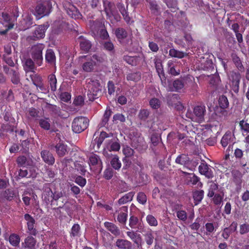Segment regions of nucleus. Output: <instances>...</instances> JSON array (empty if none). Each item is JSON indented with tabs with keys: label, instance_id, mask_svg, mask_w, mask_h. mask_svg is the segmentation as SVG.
Listing matches in <instances>:
<instances>
[{
	"label": "nucleus",
	"instance_id": "obj_46",
	"mask_svg": "<svg viewBox=\"0 0 249 249\" xmlns=\"http://www.w3.org/2000/svg\"><path fill=\"white\" fill-rule=\"evenodd\" d=\"M169 55L172 57L182 58L185 56L188 55V54L183 52L179 51L175 49H171L169 50Z\"/></svg>",
	"mask_w": 249,
	"mask_h": 249
},
{
	"label": "nucleus",
	"instance_id": "obj_35",
	"mask_svg": "<svg viewBox=\"0 0 249 249\" xmlns=\"http://www.w3.org/2000/svg\"><path fill=\"white\" fill-rule=\"evenodd\" d=\"M215 65L213 63L211 59L207 60L203 64V69L204 70L210 71V73L216 72V70L215 69Z\"/></svg>",
	"mask_w": 249,
	"mask_h": 249
},
{
	"label": "nucleus",
	"instance_id": "obj_6",
	"mask_svg": "<svg viewBox=\"0 0 249 249\" xmlns=\"http://www.w3.org/2000/svg\"><path fill=\"white\" fill-rule=\"evenodd\" d=\"M43 47L42 45H37L32 47L31 56L34 62L38 66L42 63L43 56L42 51Z\"/></svg>",
	"mask_w": 249,
	"mask_h": 249
},
{
	"label": "nucleus",
	"instance_id": "obj_51",
	"mask_svg": "<svg viewBox=\"0 0 249 249\" xmlns=\"http://www.w3.org/2000/svg\"><path fill=\"white\" fill-rule=\"evenodd\" d=\"M74 169L81 175L84 176L87 172L85 167L79 161H76L74 163Z\"/></svg>",
	"mask_w": 249,
	"mask_h": 249
},
{
	"label": "nucleus",
	"instance_id": "obj_28",
	"mask_svg": "<svg viewBox=\"0 0 249 249\" xmlns=\"http://www.w3.org/2000/svg\"><path fill=\"white\" fill-rule=\"evenodd\" d=\"M50 190L52 193L51 197L52 198V199L51 201V205H55V202H57L59 199L61 200L62 199L64 198V193L62 192L54 191V192H53L51 189Z\"/></svg>",
	"mask_w": 249,
	"mask_h": 249
},
{
	"label": "nucleus",
	"instance_id": "obj_38",
	"mask_svg": "<svg viewBox=\"0 0 249 249\" xmlns=\"http://www.w3.org/2000/svg\"><path fill=\"white\" fill-rule=\"evenodd\" d=\"M115 34L117 38L120 41L121 40L124 39L127 36V33L123 28H118L115 30Z\"/></svg>",
	"mask_w": 249,
	"mask_h": 249
},
{
	"label": "nucleus",
	"instance_id": "obj_39",
	"mask_svg": "<svg viewBox=\"0 0 249 249\" xmlns=\"http://www.w3.org/2000/svg\"><path fill=\"white\" fill-rule=\"evenodd\" d=\"M112 111L111 109L108 107H107L106 110L105 111V112L104 114L103 118L100 123V126L101 127H104L108 123L109 119L110 117V116L112 114Z\"/></svg>",
	"mask_w": 249,
	"mask_h": 249
},
{
	"label": "nucleus",
	"instance_id": "obj_37",
	"mask_svg": "<svg viewBox=\"0 0 249 249\" xmlns=\"http://www.w3.org/2000/svg\"><path fill=\"white\" fill-rule=\"evenodd\" d=\"M8 240L12 246L17 247L19 245L20 239L18 235L16 233H12L10 235Z\"/></svg>",
	"mask_w": 249,
	"mask_h": 249
},
{
	"label": "nucleus",
	"instance_id": "obj_54",
	"mask_svg": "<svg viewBox=\"0 0 249 249\" xmlns=\"http://www.w3.org/2000/svg\"><path fill=\"white\" fill-rule=\"evenodd\" d=\"M149 115V111L147 109H142L140 110L138 118L142 121H146Z\"/></svg>",
	"mask_w": 249,
	"mask_h": 249
},
{
	"label": "nucleus",
	"instance_id": "obj_29",
	"mask_svg": "<svg viewBox=\"0 0 249 249\" xmlns=\"http://www.w3.org/2000/svg\"><path fill=\"white\" fill-rule=\"evenodd\" d=\"M182 173L186 177L188 180V184L191 183L193 185H196L199 181V178L194 174H191L186 172L182 171Z\"/></svg>",
	"mask_w": 249,
	"mask_h": 249
},
{
	"label": "nucleus",
	"instance_id": "obj_41",
	"mask_svg": "<svg viewBox=\"0 0 249 249\" xmlns=\"http://www.w3.org/2000/svg\"><path fill=\"white\" fill-rule=\"evenodd\" d=\"M109 137V135L105 131L101 132L99 137L96 138L93 141V144H96L98 148H99L105 138Z\"/></svg>",
	"mask_w": 249,
	"mask_h": 249
},
{
	"label": "nucleus",
	"instance_id": "obj_3",
	"mask_svg": "<svg viewBox=\"0 0 249 249\" xmlns=\"http://www.w3.org/2000/svg\"><path fill=\"white\" fill-rule=\"evenodd\" d=\"M104 11L107 18L111 19L113 18L116 21H119L120 17L119 15L114 3L107 0L103 2Z\"/></svg>",
	"mask_w": 249,
	"mask_h": 249
},
{
	"label": "nucleus",
	"instance_id": "obj_12",
	"mask_svg": "<svg viewBox=\"0 0 249 249\" xmlns=\"http://www.w3.org/2000/svg\"><path fill=\"white\" fill-rule=\"evenodd\" d=\"M90 164L92 166H96V169L99 173L103 168V163L100 157L96 154H92L89 157Z\"/></svg>",
	"mask_w": 249,
	"mask_h": 249
},
{
	"label": "nucleus",
	"instance_id": "obj_7",
	"mask_svg": "<svg viewBox=\"0 0 249 249\" xmlns=\"http://www.w3.org/2000/svg\"><path fill=\"white\" fill-rule=\"evenodd\" d=\"M131 146L140 153H143L147 148L143 139L141 137H133L131 139Z\"/></svg>",
	"mask_w": 249,
	"mask_h": 249
},
{
	"label": "nucleus",
	"instance_id": "obj_59",
	"mask_svg": "<svg viewBox=\"0 0 249 249\" xmlns=\"http://www.w3.org/2000/svg\"><path fill=\"white\" fill-rule=\"evenodd\" d=\"M123 152L125 157L128 158L132 156L134 153V150L128 146L124 147Z\"/></svg>",
	"mask_w": 249,
	"mask_h": 249
},
{
	"label": "nucleus",
	"instance_id": "obj_8",
	"mask_svg": "<svg viewBox=\"0 0 249 249\" xmlns=\"http://www.w3.org/2000/svg\"><path fill=\"white\" fill-rule=\"evenodd\" d=\"M241 78V74L239 72L233 71L231 72L230 79L231 82L232 89L236 93L239 91Z\"/></svg>",
	"mask_w": 249,
	"mask_h": 249
},
{
	"label": "nucleus",
	"instance_id": "obj_52",
	"mask_svg": "<svg viewBox=\"0 0 249 249\" xmlns=\"http://www.w3.org/2000/svg\"><path fill=\"white\" fill-rule=\"evenodd\" d=\"M95 65V62L93 61L87 62L83 64V69L86 72L91 71L94 68V66Z\"/></svg>",
	"mask_w": 249,
	"mask_h": 249
},
{
	"label": "nucleus",
	"instance_id": "obj_32",
	"mask_svg": "<svg viewBox=\"0 0 249 249\" xmlns=\"http://www.w3.org/2000/svg\"><path fill=\"white\" fill-rule=\"evenodd\" d=\"M143 236L144 240L148 246H150L153 244L154 236L152 230L146 231L145 233L143 234Z\"/></svg>",
	"mask_w": 249,
	"mask_h": 249
},
{
	"label": "nucleus",
	"instance_id": "obj_47",
	"mask_svg": "<svg viewBox=\"0 0 249 249\" xmlns=\"http://www.w3.org/2000/svg\"><path fill=\"white\" fill-rule=\"evenodd\" d=\"M173 85L174 90L178 91L184 87L185 85V80L184 79H177L173 82ZM172 90H174V89Z\"/></svg>",
	"mask_w": 249,
	"mask_h": 249
},
{
	"label": "nucleus",
	"instance_id": "obj_62",
	"mask_svg": "<svg viewBox=\"0 0 249 249\" xmlns=\"http://www.w3.org/2000/svg\"><path fill=\"white\" fill-rule=\"evenodd\" d=\"M137 199L138 201L142 205L145 204L147 200L146 196L143 192H139L138 194Z\"/></svg>",
	"mask_w": 249,
	"mask_h": 249
},
{
	"label": "nucleus",
	"instance_id": "obj_33",
	"mask_svg": "<svg viewBox=\"0 0 249 249\" xmlns=\"http://www.w3.org/2000/svg\"><path fill=\"white\" fill-rule=\"evenodd\" d=\"M38 124L41 128L49 130L51 128V120L49 118H44L38 120Z\"/></svg>",
	"mask_w": 249,
	"mask_h": 249
},
{
	"label": "nucleus",
	"instance_id": "obj_5",
	"mask_svg": "<svg viewBox=\"0 0 249 249\" xmlns=\"http://www.w3.org/2000/svg\"><path fill=\"white\" fill-rule=\"evenodd\" d=\"M91 28L92 30H99V36L102 39L106 40L109 38V35L105 28V25L100 20H96L91 22Z\"/></svg>",
	"mask_w": 249,
	"mask_h": 249
},
{
	"label": "nucleus",
	"instance_id": "obj_45",
	"mask_svg": "<svg viewBox=\"0 0 249 249\" xmlns=\"http://www.w3.org/2000/svg\"><path fill=\"white\" fill-rule=\"evenodd\" d=\"M46 108L51 111L54 115L60 116L61 111L60 108L55 105L46 103Z\"/></svg>",
	"mask_w": 249,
	"mask_h": 249
},
{
	"label": "nucleus",
	"instance_id": "obj_43",
	"mask_svg": "<svg viewBox=\"0 0 249 249\" xmlns=\"http://www.w3.org/2000/svg\"><path fill=\"white\" fill-rule=\"evenodd\" d=\"M72 178L74 181L82 188L84 187L86 184L87 180L82 175H75L73 176Z\"/></svg>",
	"mask_w": 249,
	"mask_h": 249
},
{
	"label": "nucleus",
	"instance_id": "obj_14",
	"mask_svg": "<svg viewBox=\"0 0 249 249\" xmlns=\"http://www.w3.org/2000/svg\"><path fill=\"white\" fill-rule=\"evenodd\" d=\"M24 219L27 221L28 229L30 231V233L36 235L37 233V231L34 228L35 224L34 218L29 214L26 213L24 215Z\"/></svg>",
	"mask_w": 249,
	"mask_h": 249
},
{
	"label": "nucleus",
	"instance_id": "obj_44",
	"mask_svg": "<svg viewBox=\"0 0 249 249\" xmlns=\"http://www.w3.org/2000/svg\"><path fill=\"white\" fill-rule=\"evenodd\" d=\"M231 134L230 131H228L226 132L224 135L223 136L221 143L223 147H226L228 144L231 142Z\"/></svg>",
	"mask_w": 249,
	"mask_h": 249
},
{
	"label": "nucleus",
	"instance_id": "obj_57",
	"mask_svg": "<svg viewBox=\"0 0 249 249\" xmlns=\"http://www.w3.org/2000/svg\"><path fill=\"white\" fill-rule=\"evenodd\" d=\"M210 73L212 75L211 78L210 80V83L213 86H217L220 82V79L218 74H216V72Z\"/></svg>",
	"mask_w": 249,
	"mask_h": 249
},
{
	"label": "nucleus",
	"instance_id": "obj_50",
	"mask_svg": "<svg viewBox=\"0 0 249 249\" xmlns=\"http://www.w3.org/2000/svg\"><path fill=\"white\" fill-rule=\"evenodd\" d=\"M110 163L112 167L115 170H118L121 167V162L117 155H114L112 157Z\"/></svg>",
	"mask_w": 249,
	"mask_h": 249
},
{
	"label": "nucleus",
	"instance_id": "obj_10",
	"mask_svg": "<svg viewBox=\"0 0 249 249\" xmlns=\"http://www.w3.org/2000/svg\"><path fill=\"white\" fill-rule=\"evenodd\" d=\"M66 12L71 18L75 19L81 18L82 15L74 5L68 4L64 6Z\"/></svg>",
	"mask_w": 249,
	"mask_h": 249
},
{
	"label": "nucleus",
	"instance_id": "obj_9",
	"mask_svg": "<svg viewBox=\"0 0 249 249\" xmlns=\"http://www.w3.org/2000/svg\"><path fill=\"white\" fill-rule=\"evenodd\" d=\"M48 27V24L39 25L34 32L33 36L29 37L34 40L43 38L45 36V33Z\"/></svg>",
	"mask_w": 249,
	"mask_h": 249
},
{
	"label": "nucleus",
	"instance_id": "obj_36",
	"mask_svg": "<svg viewBox=\"0 0 249 249\" xmlns=\"http://www.w3.org/2000/svg\"><path fill=\"white\" fill-rule=\"evenodd\" d=\"M17 192L16 190L12 189H6L3 194V196L6 200L11 201L16 197Z\"/></svg>",
	"mask_w": 249,
	"mask_h": 249
},
{
	"label": "nucleus",
	"instance_id": "obj_48",
	"mask_svg": "<svg viewBox=\"0 0 249 249\" xmlns=\"http://www.w3.org/2000/svg\"><path fill=\"white\" fill-rule=\"evenodd\" d=\"M135 193L134 192H130L126 194L125 196L122 197L118 200L119 204H123L126 203L132 200L133 197L134 196Z\"/></svg>",
	"mask_w": 249,
	"mask_h": 249
},
{
	"label": "nucleus",
	"instance_id": "obj_4",
	"mask_svg": "<svg viewBox=\"0 0 249 249\" xmlns=\"http://www.w3.org/2000/svg\"><path fill=\"white\" fill-rule=\"evenodd\" d=\"M101 86L98 80L92 81L91 86L89 87L87 95L90 101H93L100 96L101 91Z\"/></svg>",
	"mask_w": 249,
	"mask_h": 249
},
{
	"label": "nucleus",
	"instance_id": "obj_64",
	"mask_svg": "<svg viewBox=\"0 0 249 249\" xmlns=\"http://www.w3.org/2000/svg\"><path fill=\"white\" fill-rule=\"evenodd\" d=\"M31 78L33 84L36 86L42 82V77L37 74L31 75Z\"/></svg>",
	"mask_w": 249,
	"mask_h": 249
},
{
	"label": "nucleus",
	"instance_id": "obj_31",
	"mask_svg": "<svg viewBox=\"0 0 249 249\" xmlns=\"http://www.w3.org/2000/svg\"><path fill=\"white\" fill-rule=\"evenodd\" d=\"M189 161V158L188 155L183 154L179 155L175 160V162L177 163L183 165L186 168L188 165Z\"/></svg>",
	"mask_w": 249,
	"mask_h": 249
},
{
	"label": "nucleus",
	"instance_id": "obj_21",
	"mask_svg": "<svg viewBox=\"0 0 249 249\" xmlns=\"http://www.w3.org/2000/svg\"><path fill=\"white\" fill-rule=\"evenodd\" d=\"M205 107L204 105L197 106L194 108V113L198 119L202 121L205 114Z\"/></svg>",
	"mask_w": 249,
	"mask_h": 249
},
{
	"label": "nucleus",
	"instance_id": "obj_18",
	"mask_svg": "<svg viewBox=\"0 0 249 249\" xmlns=\"http://www.w3.org/2000/svg\"><path fill=\"white\" fill-rule=\"evenodd\" d=\"M104 226L108 231L115 236H118L121 234V231L114 224L109 222H106L104 223Z\"/></svg>",
	"mask_w": 249,
	"mask_h": 249
},
{
	"label": "nucleus",
	"instance_id": "obj_20",
	"mask_svg": "<svg viewBox=\"0 0 249 249\" xmlns=\"http://www.w3.org/2000/svg\"><path fill=\"white\" fill-rule=\"evenodd\" d=\"M11 82L15 85H21L20 73L18 69L12 71L9 75Z\"/></svg>",
	"mask_w": 249,
	"mask_h": 249
},
{
	"label": "nucleus",
	"instance_id": "obj_34",
	"mask_svg": "<svg viewBox=\"0 0 249 249\" xmlns=\"http://www.w3.org/2000/svg\"><path fill=\"white\" fill-rule=\"evenodd\" d=\"M179 99V95L178 94H170L167 96L168 104L172 107L178 103Z\"/></svg>",
	"mask_w": 249,
	"mask_h": 249
},
{
	"label": "nucleus",
	"instance_id": "obj_24",
	"mask_svg": "<svg viewBox=\"0 0 249 249\" xmlns=\"http://www.w3.org/2000/svg\"><path fill=\"white\" fill-rule=\"evenodd\" d=\"M123 60L129 65L136 66L139 63L141 60V58L139 56H131L124 55L123 56Z\"/></svg>",
	"mask_w": 249,
	"mask_h": 249
},
{
	"label": "nucleus",
	"instance_id": "obj_49",
	"mask_svg": "<svg viewBox=\"0 0 249 249\" xmlns=\"http://www.w3.org/2000/svg\"><path fill=\"white\" fill-rule=\"evenodd\" d=\"M48 80L50 88L53 91L56 89L57 80L54 74H51L48 76Z\"/></svg>",
	"mask_w": 249,
	"mask_h": 249
},
{
	"label": "nucleus",
	"instance_id": "obj_56",
	"mask_svg": "<svg viewBox=\"0 0 249 249\" xmlns=\"http://www.w3.org/2000/svg\"><path fill=\"white\" fill-rule=\"evenodd\" d=\"M204 196V191L203 190L196 191L193 193V198L194 200L197 202H200L203 199Z\"/></svg>",
	"mask_w": 249,
	"mask_h": 249
},
{
	"label": "nucleus",
	"instance_id": "obj_27",
	"mask_svg": "<svg viewBox=\"0 0 249 249\" xmlns=\"http://www.w3.org/2000/svg\"><path fill=\"white\" fill-rule=\"evenodd\" d=\"M232 61L237 68V69L241 72H244L245 71L244 67L242 64L240 58L235 53L231 54Z\"/></svg>",
	"mask_w": 249,
	"mask_h": 249
},
{
	"label": "nucleus",
	"instance_id": "obj_26",
	"mask_svg": "<svg viewBox=\"0 0 249 249\" xmlns=\"http://www.w3.org/2000/svg\"><path fill=\"white\" fill-rule=\"evenodd\" d=\"M35 62L29 58L24 59L23 68L26 72L34 71L35 69Z\"/></svg>",
	"mask_w": 249,
	"mask_h": 249
},
{
	"label": "nucleus",
	"instance_id": "obj_13",
	"mask_svg": "<svg viewBox=\"0 0 249 249\" xmlns=\"http://www.w3.org/2000/svg\"><path fill=\"white\" fill-rule=\"evenodd\" d=\"M41 157L43 160L49 165H53L55 162V159L51 152L47 150L41 152Z\"/></svg>",
	"mask_w": 249,
	"mask_h": 249
},
{
	"label": "nucleus",
	"instance_id": "obj_22",
	"mask_svg": "<svg viewBox=\"0 0 249 249\" xmlns=\"http://www.w3.org/2000/svg\"><path fill=\"white\" fill-rule=\"evenodd\" d=\"M232 175L233 176V181L237 185L236 190L238 191L241 188V184H242V174L238 171H234L232 173Z\"/></svg>",
	"mask_w": 249,
	"mask_h": 249
},
{
	"label": "nucleus",
	"instance_id": "obj_1",
	"mask_svg": "<svg viewBox=\"0 0 249 249\" xmlns=\"http://www.w3.org/2000/svg\"><path fill=\"white\" fill-rule=\"evenodd\" d=\"M52 9V0H41L36 5L35 15L40 18L49 15Z\"/></svg>",
	"mask_w": 249,
	"mask_h": 249
},
{
	"label": "nucleus",
	"instance_id": "obj_15",
	"mask_svg": "<svg viewBox=\"0 0 249 249\" xmlns=\"http://www.w3.org/2000/svg\"><path fill=\"white\" fill-rule=\"evenodd\" d=\"M36 240L31 236H27L21 244L22 248L25 249H36Z\"/></svg>",
	"mask_w": 249,
	"mask_h": 249
},
{
	"label": "nucleus",
	"instance_id": "obj_60",
	"mask_svg": "<svg viewBox=\"0 0 249 249\" xmlns=\"http://www.w3.org/2000/svg\"><path fill=\"white\" fill-rule=\"evenodd\" d=\"M146 221L151 226H157L158 225L157 219L151 214H149L146 216Z\"/></svg>",
	"mask_w": 249,
	"mask_h": 249
},
{
	"label": "nucleus",
	"instance_id": "obj_58",
	"mask_svg": "<svg viewBox=\"0 0 249 249\" xmlns=\"http://www.w3.org/2000/svg\"><path fill=\"white\" fill-rule=\"evenodd\" d=\"M104 48L112 53H114L115 49L113 43L110 41H105L103 44Z\"/></svg>",
	"mask_w": 249,
	"mask_h": 249
},
{
	"label": "nucleus",
	"instance_id": "obj_61",
	"mask_svg": "<svg viewBox=\"0 0 249 249\" xmlns=\"http://www.w3.org/2000/svg\"><path fill=\"white\" fill-rule=\"evenodd\" d=\"M198 164V160L195 159V160H190L189 159V161L188 163V165L187 166L186 168L193 171L195 169L196 167L197 166V165Z\"/></svg>",
	"mask_w": 249,
	"mask_h": 249
},
{
	"label": "nucleus",
	"instance_id": "obj_40",
	"mask_svg": "<svg viewBox=\"0 0 249 249\" xmlns=\"http://www.w3.org/2000/svg\"><path fill=\"white\" fill-rule=\"evenodd\" d=\"M117 6L119 11L123 16L124 19L126 22L129 21L130 18L128 16V13L125 9L124 5L122 3L119 2L117 4Z\"/></svg>",
	"mask_w": 249,
	"mask_h": 249
},
{
	"label": "nucleus",
	"instance_id": "obj_25",
	"mask_svg": "<svg viewBox=\"0 0 249 249\" xmlns=\"http://www.w3.org/2000/svg\"><path fill=\"white\" fill-rule=\"evenodd\" d=\"M45 60L50 65L55 64L56 57L54 52L52 49H48L45 54Z\"/></svg>",
	"mask_w": 249,
	"mask_h": 249
},
{
	"label": "nucleus",
	"instance_id": "obj_16",
	"mask_svg": "<svg viewBox=\"0 0 249 249\" xmlns=\"http://www.w3.org/2000/svg\"><path fill=\"white\" fill-rule=\"evenodd\" d=\"M198 169L199 173L205 175L208 178H211L213 176V172L206 163H201L199 166Z\"/></svg>",
	"mask_w": 249,
	"mask_h": 249
},
{
	"label": "nucleus",
	"instance_id": "obj_23",
	"mask_svg": "<svg viewBox=\"0 0 249 249\" xmlns=\"http://www.w3.org/2000/svg\"><path fill=\"white\" fill-rule=\"evenodd\" d=\"M17 162L18 164L20 166H31L34 163L31 159L27 158L24 156L18 157L17 160Z\"/></svg>",
	"mask_w": 249,
	"mask_h": 249
},
{
	"label": "nucleus",
	"instance_id": "obj_30",
	"mask_svg": "<svg viewBox=\"0 0 249 249\" xmlns=\"http://www.w3.org/2000/svg\"><path fill=\"white\" fill-rule=\"evenodd\" d=\"M30 174L29 175V172L27 170L20 169L18 171V176L21 178L27 177V178H35L36 175L35 173L33 174V171H35L34 169L30 168L29 169Z\"/></svg>",
	"mask_w": 249,
	"mask_h": 249
},
{
	"label": "nucleus",
	"instance_id": "obj_17",
	"mask_svg": "<svg viewBox=\"0 0 249 249\" xmlns=\"http://www.w3.org/2000/svg\"><path fill=\"white\" fill-rule=\"evenodd\" d=\"M115 245L119 249H132V243L129 240L123 239H118Z\"/></svg>",
	"mask_w": 249,
	"mask_h": 249
},
{
	"label": "nucleus",
	"instance_id": "obj_42",
	"mask_svg": "<svg viewBox=\"0 0 249 249\" xmlns=\"http://www.w3.org/2000/svg\"><path fill=\"white\" fill-rule=\"evenodd\" d=\"M56 152L59 157H63L67 152V145L58 143L55 146Z\"/></svg>",
	"mask_w": 249,
	"mask_h": 249
},
{
	"label": "nucleus",
	"instance_id": "obj_63",
	"mask_svg": "<svg viewBox=\"0 0 249 249\" xmlns=\"http://www.w3.org/2000/svg\"><path fill=\"white\" fill-rule=\"evenodd\" d=\"M150 139L152 144L155 146L158 144L160 138L158 133H154L151 135Z\"/></svg>",
	"mask_w": 249,
	"mask_h": 249
},
{
	"label": "nucleus",
	"instance_id": "obj_2",
	"mask_svg": "<svg viewBox=\"0 0 249 249\" xmlns=\"http://www.w3.org/2000/svg\"><path fill=\"white\" fill-rule=\"evenodd\" d=\"M89 120L85 117L79 116L74 119L72 124L73 132L79 133L85 130L88 126Z\"/></svg>",
	"mask_w": 249,
	"mask_h": 249
},
{
	"label": "nucleus",
	"instance_id": "obj_55",
	"mask_svg": "<svg viewBox=\"0 0 249 249\" xmlns=\"http://www.w3.org/2000/svg\"><path fill=\"white\" fill-rule=\"evenodd\" d=\"M150 9L152 12L156 15H158L160 14V7L155 1H150L149 2Z\"/></svg>",
	"mask_w": 249,
	"mask_h": 249
},
{
	"label": "nucleus",
	"instance_id": "obj_53",
	"mask_svg": "<svg viewBox=\"0 0 249 249\" xmlns=\"http://www.w3.org/2000/svg\"><path fill=\"white\" fill-rule=\"evenodd\" d=\"M218 102L219 106L221 108L225 109L229 106L228 99L225 95H222L219 97Z\"/></svg>",
	"mask_w": 249,
	"mask_h": 249
},
{
	"label": "nucleus",
	"instance_id": "obj_11",
	"mask_svg": "<svg viewBox=\"0 0 249 249\" xmlns=\"http://www.w3.org/2000/svg\"><path fill=\"white\" fill-rule=\"evenodd\" d=\"M77 39L81 50L85 53L89 52L92 47L91 41L83 36H80Z\"/></svg>",
	"mask_w": 249,
	"mask_h": 249
},
{
	"label": "nucleus",
	"instance_id": "obj_19",
	"mask_svg": "<svg viewBox=\"0 0 249 249\" xmlns=\"http://www.w3.org/2000/svg\"><path fill=\"white\" fill-rule=\"evenodd\" d=\"M20 29L22 30H25L32 27L33 21V18L30 16H26L20 22Z\"/></svg>",
	"mask_w": 249,
	"mask_h": 249
}]
</instances>
